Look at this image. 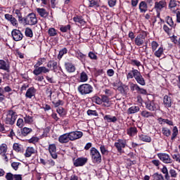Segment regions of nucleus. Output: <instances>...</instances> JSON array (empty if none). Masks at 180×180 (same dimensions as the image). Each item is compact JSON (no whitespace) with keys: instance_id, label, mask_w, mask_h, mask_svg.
<instances>
[{"instance_id":"nucleus-1","label":"nucleus","mask_w":180,"mask_h":180,"mask_svg":"<svg viewBox=\"0 0 180 180\" xmlns=\"http://www.w3.org/2000/svg\"><path fill=\"white\" fill-rule=\"evenodd\" d=\"M133 78L139 85L146 86V79H144L141 72L139 70L134 69V68H132L131 70L127 74V79H133Z\"/></svg>"},{"instance_id":"nucleus-2","label":"nucleus","mask_w":180,"mask_h":180,"mask_svg":"<svg viewBox=\"0 0 180 180\" xmlns=\"http://www.w3.org/2000/svg\"><path fill=\"white\" fill-rule=\"evenodd\" d=\"M46 61V58H39L37 60V63L34 65V70L32 72L34 75H40V74H47L48 72H50V69L46 68L45 66H40L43 65Z\"/></svg>"},{"instance_id":"nucleus-3","label":"nucleus","mask_w":180,"mask_h":180,"mask_svg":"<svg viewBox=\"0 0 180 180\" xmlns=\"http://www.w3.org/2000/svg\"><path fill=\"white\" fill-rule=\"evenodd\" d=\"M165 20L167 25H168L169 27L165 24L163 25V30L167 33L168 36H171V32L172 31V29H175V27H176V24L174 23V20H172V17L169 15L166 16Z\"/></svg>"},{"instance_id":"nucleus-4","label":"nucleus","mask_w":180,"mask_h":180,"mask_svg":"<svg viewBox=\"0 0 180 180\" xmlns=\"http://www.w3.org/2000/svg\"><path fill=\"white\" fill-rule=\"evenodd\" d=\"M90 157L93 164H101L102 162V155L96 148L92 147L90 149Z\"/></svg>"},{"instance_id":"nucleus-5","label":"nucleus","mask_w":180,"mask_h":180,"mask_svg":"<svg viewBox=\"0 0 180 180\" xmlns=\"http://www.w3.org/2000/svg\"><path fill=\"white\" fill-rule=\"evenodd\" d=\"M77 91L80 95L85 96L86 95H89L94 92V86L89 84H80L77 87Z\"/></svg>"},{"instance_id":"nucleus-6","label":"nucleus","mask_w":180,"mask_h":180,"mask_svg":"<svg viewBox=\"0 0 180 180\" xmlns=\"http://www.w3.org/2000/svg\"><path fill=\"white\" fill-rule=\"evenodd\" d=\"M37 23V17L34 13H30L27 16L24 17L22 25H27L29 26H34Z\"/></svg>"},{"instance_id":"nucleus-7","label":"nucleus","mask_w":180,"mask_h":180,"mask_svg":"<svg viewBox=\"0 0 180 180\" xmlns=\"http://www.w3.org/2000/svg\"><path fill=\"white\" fill-rule=\"evenodd\" d=\"M145 108L150 112H157V110H160V105L154 100L148 99L145 101Z\"/></svg>"},{"instance_id":"nucleus-8","label":"nucleus","mask_w":180,"mask_h":180,"mask_svg":"<svg viewBox=\"0 0 180 180\" xmlns=\"http://www.w3.org/2000/svg\"><path fill=\"white\" fill-rule=\"evenodd\" d=\"M18 119V114L13 110H9L7 112V117H6V124H11V126L15 124Z\"/></svg>"},{"instance_id":"nucleus-9","label":"nucleus","mask_w":180,"mask_h":180,"mask_svg":"<svg viewBox=\"0 0 180 180\" xmlns=\"http://www.w3.org/2000/svg\"><path fill=\"white\" fill-rule=\"evenodd\" d=\"M129 87L131 92H134V91H136L137 94H140L141 95L148 94L147 90L146 89L140 87V86L136 83H131Z\"/></svg>"},{"instance_id":"nucleus-10","label":"nucleus","mask_w":180,"mask_h":180,"mask_svg":"<svg viewBox=\"0 0 180 180\" xmlns=\"http://www.w3.org/2000/svg\"><path fill=\"white\" fill-rule=\"evenodd\" d=\"M158 157L160 160V161H162L164 162V164H172L174 162V160L171 158V156H169V155L167 153H158Z\"/></svg>"},{"instance_id":"nucleus-11","label":"nucleus","mask_w":180,"mask_h":180,"mask_svg":"<svg viewBox=\"0 0 180 180\" xmlns=\"http://www.w3.org/2000/svg\"><path fill=\"white\" fill-rule=\"evenodd\" d=\"M88 162V158L80 157L77 158L76 160L75 158H73V165L74 167H84L85 164Z\"/></svg>"},{"instance_id":"nucleus-12","label":"nucleus","mask_w":180,"mask_h":180,"mask_svg":"<svg viewBox=\"0 0 180 180\" xmlns=\"http://www.w3.org/2000/svg\"><path fill=\"white\" fill-rule=\"evenodd\" d=\"M114 146L119 153H123V149L122 148H126L127 143L126 142V139H118L117 141L114 143Z\"/></svg>"},{"instance_id":"nucleus-13","label":"nucleus","mask_w":180,"mask_h":180,"mask_svg":"<svg viewBox=\"0 0 180 180\" xmlns=\"http://www.w3.org/2000/svg\"><path fill=\"white\" fill-rule=\"evenodd\" d=\"M153 9L159 11H162L164 9H167V1L165 0H160L155 2Z\"/></svg>"},{"instance_id":"nucleus-14","label":"nucleus","mask_w":180,"mask_h":180,"mask_svg":"<svg viewBox=\"0 0 180 180\" xmlns=\"http://www.w3.org/2000/svg\"><path fill=\"white\" fill-rule=\"evenodd\" d=\"M11 36L14 41H20L23 39V34L18 29H14L11 32Z\"/></svg>"},{"instance_id":"nucleus-15","label":"nucleus","mask_w":180,"mask_h":180,"mask_svg":"<svg viewBox=\"0 0 180 180\" xmlns=\"http://www.w3.org/2000/svg\"><path fill=\"white\" fill-rule=\"evenodd\" d=\"M0 70H3L6 72H11V62H9V60H0Z\"/></svg>"},{"instance_id":"nucleus-16","label":"nucleus","mask_w":180,"mask_h":180,"mask_svg":"<svg viewBox=\"0 0 180 180\" xmlns=\"http://www.w3.org/2000/svg\"><path fill=\"white\" fill-rule=\"evenodd\" d=\"M146 37H147V35L144 33L139 34L134 39L136 46H143V44H144V41H146Z\"/></svg>"},{"instance_id":"nucleus-17","label":"nucleus","mask_w":180,"mask_h":180,"mask_svg":"<svg viewBox=\"0 0 180 180\" xmlns=\"http://www.w3.org/2000/svg\"><path fill=\"white\" fill-rule=\"evenodd\" d=\"M49 151L51 158H53V160H57L58 155H57V146H56V144H49Z\"/></svg>"},{"instance_id":"nucleus-18","label":"nucleus","mask_w":180,"mask_h":180,"mask_svg":"<svg viewBox=\"0 0 180 180\" xmlns=\"http://www.w3.org/2000/svg\"><path fill=\"white\" fill-rule=\"evenodd\" d=\"M73 22L76 24L80 25L81 26H85V25H86V21H85L84 17L79 15H75L73 17Z\"/></svg>"},{"instance_id":"nucleus-19","label":"nucleus","mask_w":180,"mask_h":180,"mask_svg":"<svg viewBox=\"0 0 180 180\" xmlns=\"http://www.w3.org/2000/svg\"><path fill=\"white\" fill-rule=\"evenodd\" d=\"M4 18H5V20L11 22V24L13 26H16V27L18 26L19 23L18 22V20H16L15 17H13V15L11 14H5Z\"/></svg>"},{"instance_id":"nucleus-20","label":"nucleus","mask_w":180,"mask_h":180,"mask_svg":"<svg viewBox=\"0 0 180 180\" xmlns=\"http://www.w3.org/2000/svg\"><path fill=\"white\" fill-rule=\"evenodd\" d=\"M36 92L37 90L34 89V86L30 87L25 93V98L32 99L33 96H36Z\"/></svg>"},{"instance_id":"nucleus-21","label":"nucleus","mask_w":180,"mask_h":180,"mask_svg":"<svg viewBox=\"0 0 180 180\" xmlns=\"http://www.w3.org/2000/svg\"><path fill=\"white\" fill-rule=\"evenodd\" d=\"M139 9L141 13H146L148 11V4L146 1H142L139 4Z\"/></svg>"},{"instance_id":"nucleus-22","label":"nucleus","mask_w":180,"mask_h":180,"mask_svg":"<svg viewBox=\"0 0 180 180\" xmlns=\"http://www.w3.org/2000/svg\"><path fill=\"white\" fill-rule=\"evenodd\" d=\"M58 141L60 144H65L70 141L68 133L63 134L58 137Z\"/></svg>"},{"instance_id":"nucleus-23","label":"nucleus","mask_w":180,"mask_h":180,"mask_svg":"<svg viewBox=\"0 0 180 180\" xmlns=\"http://www.w3.org/2000/svg\"><path fill=\"white\" fill-rule=\"evenodd\" d=\"M137 133H139V131L136 127H131L127 129V134L129 136V137L137 136Z\"/></svg>"},{"instance_id":"nucleus-24","label":"nucleus","mask_w":180,"mask_h":180,"mask_svg":"<svg viewBox=\"0 0 180 180\" xmlns=\"http://www.w3.org/2000/svg\"><path fill=\"white\" fill-rule=\"evenodd\" d=\"M163 103L165 108H171L172 106V98L168 95H165L163 98Z\"/></svg>"},{"instance_id":"nucleus-25","label":"nucleus","mask_w":180,"mask_h":180,"mask_svg":"<svg viewBox=\"0 0 180 180\" xmlns=\"http://www.w3.org/2000/svg\"><path fill=\"white\" fill-rule=\"evenodd\" d=\"M139 141L143 143H151V136L144 134H139L138 136Z\"/></svg>"},{"instance_id":"nucleus-26","label":"nucleus","mask_w":180,"mask_h":180,"mask_svg":"<svg viewBox=\"0 0 180 180\" xmlns=\"http://www.w3.org/2000/svg\"><path fill=\"white\" fill-rule=\"evenodd\" d=\"M65 68L68 72H75V65L72 63L67 62L65 63Z\"/></svg>"},{"instance_id":"nucleus-27","label":"nucleus","mask_w":180,"mask_h":180,"mask_svg":"<svg viewBox=\"0 0 180 180\" xmlns=\"http://www.w3.org/2000/svg\"><path fill=\"white\" fill-rule=\"evenodd\" d=\"M141 116L145 119H149V117H154V113L152 111L143 110L141 112Z\"/></svg>"},{"instance_id":"nucleus-28","label":"nucleus","mask_w":180,"mask_h":180,"mask_svg":"<svg viewBox=\"0 0 180 180\" xmlns=\"http://www.w3.org/2000/svg\"><path fill=\"white\" fill-rule=\"evenodd\" d=\"M140 112V107L137 105H132L127 110L128 115H134V113H137Z\"/></svg>"},{"instance_id":"nucleus-29","label":"nucleus","mask_w":180,"mask_h":180,"mask_svg":"<svg viewBox=\"0 0 180 180\" xmlns=\"http://www.w3.org/2000/svg\"><path fill=\"white\" fill-rule=\"evenodd\" d=\"M75 56L79 61L82 63H85V60L86 59V55L84 54L82 52L80 51H78L75 53Z\"/></svg>"},{"instance_id":"nucleus-30","label":"nucleus","mask_w":180,"mask_h":180,"mask_svg":"<svg viewBox=\"0 0 180 180\" xmlns=\"http://www.w3.org/2000/svg\"><path fill=\"white\" fill-rule=\"evenodd\" d=\"M103 119L104 120H107L108 123H116L117 122V117L116 116L112 117L110 115H106Z\"/></svg>"},{"instance_id":"nucleus-31","label":"nucleus","mask_w":180,"mask_h":180,"mask_svg":"<svg viewBox=\"0 0 180 180\" xmlns=\"http://www.w3.org/2000/svg\"><path fill=\"white\" fill-rule=\"evenodd\" d=\"M36 153V150L33 147H27L25 153V157L29 158V157H32V154Z\"/></svg>"},{"instance_id":"nucleus-32","label":"nucleus","mask_w":180,"mask_h":180,"mask_svg":"<svg viewBox=\"0 0 180 180\" xmlns=\"http://www.w3.org/2000/svg\"><path fill=\"white\" fill-rule=\"evenodd\" d=\"M37 12L41 16V18H47L49 16V12L45 8H37Z\"/></svg>"},{"instance_id":"nucleus-33","label":"nucleus","mask_w":180,"mask_h":180,"mask_svg":"<svg viewBox=\"0 0 180 180\" xmlns=\"http://www.w3.org/2000/svg\"><path fill=\"white\" fill-rule=\"evenodd\" d=\"M33 131V129L32 128H28L25 127L24 128L21 129V134L24 137H26V136H29L30 133Z\"/></svg>"},{"instance_id":"nucleus-34","label":"nucleus","mask_w":180,"mask_h":180,"mask_svg":"<svg viewBox=\"0 0 180 180\" xmlns=\"http://www.w3.org/2000/svg\"><path fill=\"white\" fill-rule=\"evenodd\" d=\"M160 171L165 174V179L171 180V176H169V173L168 172V169L167 168V166H163Z\"/></svg>"},{"instance_id":"nucleus-35","label":"nucleus","mask_w":180,"mask_h":180,"mask_svg":"<svg viewBox=\"0 0 180 180\" xmlns=\"http://www.w3.org/2000/svg\"><path fill=\"white\" fill-rule=\"evenodd\" d=\"M91 101L93 102V103H96V105H102L101 98L97 95H95L93 97H91Z\"/></svg>"},{"instance_id":"nucleus-36","label":"nucleus","mask_w":180,"mask_h":180,"mask_svg":"<svg viewBox=\"0 0 180 180\" xmlns=\"http://www.w3.org/2000/svg\"><path fill=\"white\" fill-rule=\"evenodd\" d=\"M99 6H100V5H99L98 0H90L89 1V8H95V9H96V8H99Z\"/></svg>"},{"instance_id":"nucleus-37","label":"nucleus","mask_w":180,"mask_h":180,"mask_svg":"<svg viewBox=\"0 0 180 180\" xmlns=\"http://www.w3.org/2000/svg\"><path fill=\"white\" fill-rule=\"evenodd\" d=\"M164 54V48L162 46L159 47L157 51H155L154 56L158 58H160L161 56Z\"/></svg>"},{"instance_id":"nucleus-38","label":"nucleus","mask_w":180,"mask_h":180,"mask_svg":"<svg viewBox=\"0 0 180 180\" xmlns=\"http://www.w3.org/2000/svg\"><path fill=\"white\" fill-rule=\"evenodd\" d=\"M101 103H107V108H109L110 106V100L109 97L106 95H102L101 96Z\"/></svg>"},{"instance_id":"nucleus-39","label":"nucleus","mask_w":180,"mask_h":180,"mask_svg":"<svg viewBox=\"0 0 180 180\" xmlns=\"http://www.w3.org/2000/svg\"><path fill=\"white\" fill-rule=\"evenodd\" d=\"M13 149L14 151H16V153H22L23 152V148H22L21 145H19L18 143H15L13 146Z\"/></svg>"},{"instance_id":"nucleus-40","label":"nucleus","mask_w":180,"mask_h":180,"mask_svg":"<svg viewBox=\"0 0 180 180\" xmlns=\"http://www.w3.org/2000/svg\"><path fill=\"white\" fill-rule=\"evenodd\" d=\"M100 151L101 153V155H109V150H108V148L106 146H105V145L100 146Z\"/></svg>"},{"instance_id":"nucleus-41","label":"nucleus","mask_w":180,"mask_h":180,"mask_svg":"<svg viewBox=\"0 0 180 180\" xmlns=\"http://www.w3.org/2000/svg\"><path fill=\"white\" fill-rule=\"evenodd\" d=\"M68 53V49L67 48H63L59 51V53L58 54V60H61L65 54Z\"/></svg>"},{"instance_id":"nucleus-42","label":"nucleus","mask_w":180,"mask_h":180,"mask_svg":"<svg viewBox=\"0 0 180 180\" xmlns=\"http://www.w3.org/2000/svg\"><path fill=\"white\" fill-rule=\"evenodd\" d=\"M130 64L131 65H133V67H137L138 68L142 65L141 62L137 59H131Z\"/></svg>"},{"instance_id":"nucleus-43","label":"nucleus","mask_w":180,"mask_h":180,"mask_svg":"<svg viewBox=\"0 0 180 180\" xmlns=\"http://www.w3.org/2000/svg\"><path fill=\"white\" fill-rule=\"evenodd\" d=\"M178 133H179L178 127H176V126L174 127H173V129H172V137H171L172 141H174V140H175V139H176V138L177 137V136H178Z\"/></svg>"},{"instance_id":"nucleus-44","label":"nucleus","mask_w":180,"mask_h":180,"mask_svg":"<svg viewBox=\"0 0 180 180\" xmlns=\"http://www.w3.org/2000/svg\"><path fill=\"white\" fill-rule=\"evenodd\" d=\"M15 13L17 15V18H18L19 23L22 24V22H23V19L25 18V17L22 16V12H20V10L16 9L15 10Z\"/></svg>"},{"instance_id":"nucleus-45","label":"nucleus","mask_w":180,"mask_h":180,"mask_svg":"<svg viewBox=\"0 0 180 180\" xmlns=\"http://www.w3.org/2000/svg\"><path fill=\"white\" fill-rule=\"evenodd\" d=\"M8 151V146L6 145V143H2L0 146V155H1L2 154H6Z\"/></svg>"},{"instance_id":"nucleus-46","label":"nucleus","mask_w":180,"mask_h":180,"mask_svg":"<svg viewBox=\"0 0 180 180\" xmlns=\"http://www.w3.org/2000/svg\"><path fill=\"white\" fill-rule=\"evenodd\" d=\"M162 133L163 136H165L166 137H169L171 136V129L167 127H162Z\"/></svg>"},{"instance_id":"nucleus-47","label":"nucleus","mask_w":180,"mask_h":180,"mask_svg":"<svg viewBox=\"0 0 180 180\" xmlns=\"http://www.w3.org/2000/svg\"><path fill=\"white\" fill-rule=\"evenodd\" d=\"M24 122L27 124H32V123H33V117L25 115L24 117Z\"/></svg>"},{"instance_id":"nucleus-48","label":"nucleus","mask_w":180,"mask_h":180,"mask_svg":"<svg viewBox=\"0 0 180 180\" xmlns=\"http://www.w3.org/2000/svg\"><path fill=\"white\" fill-rule=\"evenodd\" d=\"M60 32H62V33H67V32H70V30H71V25H62L60 27Z\"/></svg>"},{"instance_id":"nucleus-49","label":"nucleus","mask_w":180,"mask_h":180,"mask_svg":"<svg viewBox=\"0 0 180 180\" xmlns=\"http://www.w3.org/2000/svg\"><path fill=\"white\" fill-rule=\"evenodd\" d=\"M152 176L154 180H165L162 174H159L158 172L154 173Z\"/></svg>"},{"instance_id":"nucleus-50","label":"nucleus","mask_w":180,"mask_h":180,"mask_svg":"<svg viewBox=\"0 0 180 180\" xmlns=\"http://www.w3.org/2000/svg\"><path fill=\"white\" fill-rule=\"evenodd\" d=\"M88 81V75H86V72H82L80 74V82H86Z\"/></svg>"},{"instance_id":"nucleus-51","label":"nucleus","mask_w":180,"mask_h":180,"mask_svg":"<svg viewBox=\"0 0 180 180\" xmlns=\"http://www.w3.org/2000/svg\"><path fill=\"white\" fill-rule=\"evenodd\" d=\"M48 33L50 37H54V36H57V30L53 27H51L49 29Z\"/></svg>"},{"instance_id":"nucleus-52","label":"nucleus","mask_w":180,"mask_h":180,"mask_svg":"<svg viewBox=\"0 0 180 180\" xmlns=\"http://www.w3.org/2000/svg\"><path fill=\"white\" fill-rule=\"evenodd\" d=\"M117 90L120 94H126V91H129V86L127 85H124V86H118Z\"/></svg>"},{"instance_id":"nucleus-53","label":"nucleus","mask_w":180,"mask_h":180,"mask_svg":"<svg viewBox=\"0 0 180 180\" xmlns=\"http://www.w3.org/2000/svg\"><path fill=\"white\" fill-rule=\"evenodd\" d=\"M26 37H33V30L30 27H27L25 31Z\"/></svg>"},{"instance_id":"nucleus-54","label":"nucleus","mask_w":180,"mask_h":180,"mask_svg":"<svg viewBox=\"0 0 180 180\" xmlns=\"http://www.w3.org/2000/svg\"><path fill=\"white\" fill-rule=\"evenodd\" d=\"M169 176L170 178H176V176H178V173L176 172V170L174 169H170L169 171Z\"/></svg>"},{"instance_id":"nucleus-55","label":"nucleus","mask_w":180,"mask_h":180,"mask_svg":"<svg viewBox=\"0 0 180 180\" xmlns=\"http://www.w3.org/2000/svg\"><path fill=\"white\" fill-rule=\"evenodd\" d=\"M178 1L176 0H170L169 3V9H174L178 5Z\"/></svg>"},{"instance_id":"nucleus-56","label":"nucleus","mask_w":180,"mask_h":180,"mask_svg":"<svg viewBox=\"0 0 180 180\" xmlns=\"http://www.w3.org/2000/svg\"><path fill=\"white\" fill-rule=\"evenodd\" d=\"M16 126H18V127H19L20 129H22V127L25 126V121L23 120V119L19 118L17 120Z\"/></svg>"},{"instance_id":"nucleus-57","label":"nucleus","mask_w":180,"mask_h":180,"mask_svg":"<svg viewBox=\"0 0 180 180\" xmlns=\"http://www.w3.org/2000/svg\"><path fill=\"white\" fill-rule=\"evenodd\" d=\"M5 91H4V88L0 86V102H4L5 101Z\"/></svg>"},{"instance_id":"nucleus-58","label":"nucleus","mask_w":180,"mask_h":180,"mask_svg":"<svg viewBox=\"0 0 180 180\" xmlns=\"http://www.w3.org/2000/svg\"><path fill=\"white\" fill-rule=\"evenodd\" d=\"M88 57L90 58V60H98V56H96V54H95V53L93 51L89 52Z\"/></svg>"},{"instance_id":"nucleus-59","label":"nucleus","mask_w":180,"mask_h":180,"mask_svg":"<svg viewBox=\"0 0 180 180\" xmlns=\"http://www.w3.org/2000/svg\"><path fill=\"white\" fill-rule=\"evenodd\" d=\"M75 133V137L76 140H78L79 139H81L82 136H84V134L81 131H74Z\"/></svg>"},{"instance_id":"nucleus-60","label":"nucleus","mask_w":180,"mask_h":180,"mask_svg":"<svg viewBox=\"0 0 180 180\" xmlns=\"http://www.w3.org/2000/svg\"><path fill=\"white\" fill-rule=\"evenodd\" d=\"M158 46H160V44H158V42H157L156 41H153L151 42L152 51H155L157 49H158Z\"/></svg>"},{"instance_id":"nucleus-61","label":"nucleus","mask_w":180,"mask_h":180,"mask_svg":"<svg viewBox=\"0 0 180 180\" xmlns=\"http://www.w3.org/2000/svg\"><path fill=\"white\" fill-rule=\"evenodd\" d=\"M87 115L88 116H98V112L94 110H88Z\"/></svg>"},{"instance_id":"nucleus-62","label":"nucleus","mask_w":180,"mask_h":180,"mask_svg":"<svg viewBox=\"0 0 180 180\" xmlns=\"http://www.w3.org/2000/svg\"><path fill=\"white\" fill-rule=\"evenodd\" d=\"M173 13H176V22H177V23H180V11H179V8H177L176 10L173 11Z\"/></svg>"},{"instance_id":"nucleus-63","label":"nucleus","mask_w":180,"mask_h":180,"mask_svg":"<svg viewBox=\"0 0 180 180\" xmlns=\"http://www.w3.org/2000/svg\"><path fill=\"white\" fill-rule=\"evenodd\" d=\"M102 74H103V69H95L94 70L95 77H99V75H102Z\"/></svg>"},{"instance_id":"nucleus-64","label":"nucleus","mask_w":180,"mask_h":180,"mask_svg":"<svg viewBox=\"0 0 180 180\" xmlns=\"http://www.w3.org/2000/svg\"><path fill=\"white\" fill-rule=\"evenodd\" d=\"M15 174L8 172L6 174L5 178L6 180H13Z\"/></svg>"}]
</instances>
